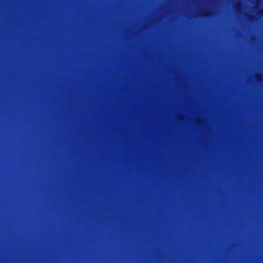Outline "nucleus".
I'll list each match as a JSON object with an SVG mask.
<instances>
[{"label":"nucleus","instance_id":"f257e3e1","mask_svg":"<svg viewBox=\"0 0 263 263\" xmlns=\"http://www.w3.org/2000/svg\"><path fill=\"white\" fill-rule=\"evenodd\" d=\"M210 15L209 12L206 11H204L202 12L201 16L204 17H208Z\"/></svg>","mask_w":263,"mask_h":263},{"label":"nucleus","instance_id":"f03ea898","mask_svg":"<svg viewBox=\"0 0 263 263\" xmlns=\"http://www.w3.org/2000/svg\"><path fill=\"white\" fill-rule=\"evenodd\" d=\"M258 14L260 15H262L263 14V10L262 9H259L258 10Z\"/></svg>","mask_w":263,"mask_h":263},{"label":"nucleus","instance_id":"7ed1b4c3","mask_svg":"<svg viewBox=\"0 0 263 263\" xmlns=\"http://www.w3.org/2000/svg\"><path fill=\"white\" fill-rule=\"evenodd\" d=\"M241 8V5L239 4H237V5H236V8L237 9V10H239L240 8Z\"/></svg>","mask_w":263,"mask_h":263},{"label":"nucleus","instance_id":"20e7f679","mask_svg":"<svg viewBox=\"0 0 263 263\" xmlns=\"http://www.w3.org/2000/svg\"><path fill=\"white\" fill-rule=\"evenodd\" d=\"M254 18V17L253 16H252V15H250V16H249V19H250V20H251V21H252V20H253Z\"/></svg>","mask_w":263,"mask_h":263},{"label":"nucleus","instance_id":"39448f33","mask_svg":"<svg viewBox=\"0 0 263 263\" xmlns=\"http://www.w3.org/2000/svg\"><path fill=\"white\" fill-rule=\"evenodd\" d=\"M256 8H258V6H256L255 7Z\"/></svg>","mask_w":263,"mask_h":263}]
</instances>
